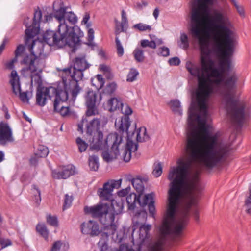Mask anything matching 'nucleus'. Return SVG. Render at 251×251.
<instances>
[{
    "mask_svg": "<svg viewBox=\"0 0 251 251\" xmlns=\"http://www.w3.org/2000/svg\"><path fill=\"white\" fill-rule=\"evenodd\" d=\"M212 2V0H195L191 16L190 33L198 41L200 56H210L209 36L205 30L208 25L211 27L213 39L221 50L222 56H231L237 44L235 35L229 28L231 23L226 15L215 12L211 19H208V6Z\"/></svg>",
    "mask_w": 251,
    "mask_h": 251,
    "instance_id": "nucleus-1",
    "label": "nucleus"
},
{
    "mask_svg": "<svg viewBox=\"0 0 251 251\" xmlns=\"http://www.w3.org/2000/svg\"><path fill=\"white\" fill-rule=\"evenodd\" d=\"M107 122V118L104 116L93 118L89 122L87 120L83 119L82 124L78 126V131L82 133L83 126L86 127L89 140L91 143V149L104 150L102 152V158L105 161L109 162L119 155V147L122 142V138L117 133H113L108 135L105 140L103 141L101 129Z\"/></svg>",
    "mask_w": 251,
    "mask_h": 251,
    "instance_id": "nucleus-2",
    "label": "nucleus"
},
{
    "mask_svg": "<svg viewBox=\"0 0 251 251\" xmlns=\"http://www.w3.org/2000/svg\"><path fill=\"white\" fill-rule=\"evenodd\" d=\"M53 16L59 23L58 31L47 30L43 34V40L50 46L55 45L60 47L66 45L74 47L79 42L81 33L78 26H72L77 22V17L67 7H60L55 10Z\"/></svg>",
    "mask_w": 251,
    "mask_h": 251,
    "instance_id": "nucleus-3",
    "label": "nucleus"
},
{
    "mask_svg": "<svg viewBox=\"0 0 251 251\" xmlns=\"http://www.w3.org/2000/svg\"><path fill=\"white\" fill-rule=\"evenodd\" d=\"M42 11L38 8L35 10L34 14L33 22L32 25L27 26L25 31V44L27 46L31 54L27 55L23 58L22 62L26 66L23 68L21 73L29 71L31 73H35V75H31V82L33 81L39 83L41 81V77L39 74L42 72L45 66L44 59L37 56L43 52V43L39 40L34 39L39 32V24L41 21Z\"/></svg>",
    "mask_w": 251,
    "mask_h": 251,
    "instance_id": "nucleus-4",
    "label": "nucleus"
},
{
    "mask_svg": "<svg viewBox=\"0 0 251 251\" xmlns=\"http://www.w3.org/2000/svg\"><path fill=\"white\" fill-rule=\"evenodd\" d=\"M89 67L90 64L87 62L85 55H82L75 59L73 66H71L63 70V72L69 77L68 78L69 81L67 82V84L74 100L81 90L78 85V82L82 79L83 76V71Z\"/></svg>",
    "mask_w": 251,
    "mask_h": 251,
    "instance_id": "nucleus-5",
    "label": "nucleus"
},
{
    "mask_svg": "<svg viewBox=\"0 0 251 251\" xmlns=\"http://www.w3.org/2000/svg\"><path fill=\"white\" fill-rule=\"evenodd\" d=\"M64 84V90H61L58 94V96L55 98L54 102V110L55 111L59 113L62 116H67L69 114L70 109L68 106L63 105L68 98V94L70 93L72 96L71 91L69 90V86L67 84V79L62 78Z\"/></svg>",
    "mask_w": 251,
    "mask_h": 251,
    "instance_id": "nucleus-6",
    "label": "nucleus"
},
{
    "mask_svg": "<svg viewBox=\"0 0 251 251\" xmlns=\"http://www.w3.org/2000/svg\"><path fill=\"white\" fill-rule=\"evenodd\" d=\"M60 90L61 89L53 87L38 88L36 96V103L41 106H44L46 104L48 99L53 97L56 98Z\"/></svg>",
    "mask_w": 251,
    "mask_h": 251,
    "instance_id": "nucleus-7",
    "label": "nucleus"
},
{
    "mask_svg": "<svg viewBox=\"0 0 251 251\" xmlns=\"http://www.w3.org/2000/svg\"><path fill=\"white\" fill-rule=\"evenodd\" d=\"M96 98L97 93L96 92L92 90H88L85 96V103L87 108L86 116L82 119L81 122L78 124V126L80 124H82V120L83 119L87 120L89 122L93 120L90 119V116L98 114V111L96 106Z\"/></svg>",
    "mask_w": 251,
    "mask_h": 251,
    "instance_id": "nucleus-8",
    "label": "nucleus"
},
{
    "mask_svg": "<svg viewBox=\"0 0 251 251\" xmlns=\"http://www.w3.org/2000/svg\"><path fill=\"white\" fill-rule=\"evenodd\" d=\"M115 215L113 212H111L110 207L106 211L102 217L101 216L100 222L104 226L103 231L104 234L103 236L107 237L108 234L116 233L117 226L114 223Z\"/></svg>",
    "mask_w": 251,
    "mask_h": 251,
    "instance_id": "nucleus-9",
    "label": "nucleus"
},
{
    "mask_svg": "<svg viewBox=\"0 0 251 251\" xmlns=\"http://www.w3.org/2000/svg\"><path fill=\"white\" fill-rule=\"evenodd\" d=\"M122 179H111L104 183L103 187L98 190L97 194L102 200H111L112 192L114 188H119L121 185Z\"/></svg>",
    "mask_w": 251,
    "mask_h": 251,
    "instance_id": "nucleus-10",
    "label": "nucleus"
},
{
    "mask_svg": "<svg viewBox=\"0 0 251 251\" xmlns=\"http://www.w3.org/2000/svg\"><path fill=\"white\" fill-rule=\"evenodd\" d=\"M14 141L12 131L7 123L0 122V145L5 146L8 143Z\"/></svg>",
    "mask_w": 251,
    "mask_h": 251,
    "instance_id": "nucleus-11",
    "label": "nucleus"
},
{
    "mask_svg": "<svg viewBox=\"0 0 251 251\" xmlns=\"http://www.w3.org/2000/svg\"><path fill=\"white\" fill-rule=\"evenodd\" d=\"M109 206V204L100 203L94 206L84 207V210L85 213L90 214L94 218H98L100 220L101 216L107 211Z\"/></svg>",
    "mask_w": 251,
    "mask_h": 251,
    "instance_id": "nucleus-12",
    "label": "nucleus"
},
{
    "mask_svg": "<svg viewBox=\"0 0 251 251\" xmlns=\"http://www.w3.org/2000/svg\"><path fill=\"white\" fill-rule=\"evenodd\" d=\"M81 231L83 234L92 236H98L100 232L99 224L93 220L83 223L81 225Z\"/></svg>",
    "mask_w": 251,
    "mask_h": 251,
    "instance_id": "nucleus-13",
    "label": "nucleus"
},
{
    "mask_svg": "<svg viewBox=\"0 0 251 251\" xmlns=\"http://www.w3.org/2000/svg\"><path fill=\"white\" fill-rule=\"evenodd\" d=\"M104 231L101 235V238L98 243V246L100 248L101 251H106L108 249L107 241L109 236H112V239L117 243H120L122 241L124 237V233L122 231H119L114 234H108L106 237L103 236Z\"/></svg>",
    "mask_w": 251,
    "mask_h": 251,
    "instance_id": "nucleus-14",
    "label": "nucleus"
},
{
    "mask_svg": "<svg viewBox=\"0 0 251 251\" xmlns=\"http://www.w3.org/2000/svg\"><path fill=\"white\" fill-rule=\"evenodd\" d=\"M128 140H127L126 147L124 150L122 154L124 160L126 162H128L130 160L131 152L136 151L138 149L137 144L134 143L133 141L130 140V139L132 138L134 133H132V134H130V133H128Z\"/></svg>",
    "mask_w": 251,
    "mask_h": 251,
    "instance_id": "nucleus-15",
    "label": "nucleus"
},
{
    "mask_svg": "<svg viewBox=\"0 0 251 251\" xmlns=\"http://www.w3.org/2000/svg\"><path fill=\"white\" fill-rule=\"evenodd\" d=\"M154 194L153 193H151L144 196L142 203L139 201L140 205H142V206L148 204L149 212L153 218H154L155 211V208L154 205Z\"/></svg>",
    "mask_w": 251,
    "mask_h": 251,
    "instance_id": "nucleus-16",
    "label": "nucleus"
},
{
    "mask_svg": "<svg viewBox=\"0 0 251 251\" xmlns=\"http://www.w3.org/2000/svg\"><path fill=\"white\" fill-rule=\"evenodd\" d=\"M136 124L134 126V131H131V133H134V134L132 138L130 139L131 141H133L135 139L138 142H143L146 141L149 139V136L147 134L146 128L145 127H140L137 130L136 128Z\"/></svg>",
    "mask_w": 251,
    "mask_h": 251,
    "instance_id": "nucleus-17",
    "label": "nucleus"
},
{
    "mask_svg": "<svg viewBox=\"0 0 251 251\" xmlns=\"http://www.w3.org/2000/svg\"><path fill=\"white\" fill-rule=\"evenodd\" d=\"M9 82L12 86L13 92L17 95L21 91V87L19 76L15 70L11 71Z\"/></svg>",
    "mask_w": 251,
    "mask_h": 251,
    "instance_id": "nucleus-18",
    "label": "nucleus"
},
{
    "mask_svg": "<svg viewBox=\"0 0 251 251\" xmlns=\"http://www.w3.org/2000/svg\"><path fill=\"white\" fill-rule=\"evenodd\" d=\"M115 126L119 129L120 131L122 132L126 131L127 134V140H128V133H131L132 131H129L130 121L129 116H123L121 118L119 122H115Z\"/></svg>",
    "mask_w": 251,
    "mask_h": 251,
    "instance_id": "nucleus-19",
    "label": "nucleus"
},
{
    "mask_svg": "<svg viewBox=\"0 0 251 251\" xmlns=\"http://www.w3.org/2000/svg\"><path fill=\"white\" fill-rule=\"evenodd\" d=\"M121 30H120L118 25H116V34L121 32H126L128 27V22L126 16V12L123 10L121 12V22L120 23Z\"/></svg>",
    "mask_w": 251,
    "mask_h": 251,
    "instance_id": "nucleus-20",
    "label": "nucleus"
},
{
    "mask_svg": "<svg viewBox=\"0 0 251 251\" xmlns=\"http://www.w3.org/2000/svg\"><path fill=\"white\" fill-rule=\"evenodd\" d=\"M111 205H109L110 211L116 215L121 214L123 210L124 205L122 200L117 201L111 200Z\"/></svg>",
    "mask_w": 251,
    "mask_h": 251,
    "instance_id": "nucleus-21",
    "label": "nucleus"
},
{
    "mask_svg": "<svg viewBox=\"0 0 251 251\" xmlns=\"http://www.w3.org/2000/svg\"><path fill=\"white\" fill-rule=\"evenodd\" d=\"M147 218V214L145 211L141 210L139 212L137 213L133 218V230H134L137 227V226L141 221L146 220Z\"/></svg>",
    "mask_w": 251,
    "mask_h": 251,
    "instance_id": "nucleus-22",
    "label": "nucleus"
},
{
    "mask_svg": "<svg viewBox=\"0 0 251 251\" xmlns=\"http://www.w3.org/2000/svg\"><path fill=\"white\" fill-rule=\"evenodd\" d=\"M121 106H123L122 102L121 100L116 98L110 99L107 102V106L110 112L117 110H119Z\"/></svg>",
    "mask_w": 251,
    "mask_h": 251,
    "instance_id": "nucleus-23",
    "label": "nucleus"
},
{
    "mask_svg": "<svg viewBox=\"0 0 251 251\" xmlns=\"http://www.w3.org/2000/svg\"><path fill=\"white\" fill-rule=\"evenodd\" d=\"M69 249V244L61 241L55 242L50 251H67Z\"/></svg>",
    "mask_w": 251,
    "mask_h": 251,
    "instance_id": "nucleus-24",
    "label": "nucleus"
},
{
    "mask_svg": "<svg viewBox=\"0 0 251 251\" xmlns=\"http://www.w3.org/2000/svg\"><path fill=\"white\" fill-rule=\"evenodd\" d=\"M36 231L46 240H48L49 231L43 223H38L36 226Z\"/></svg>",
    "mask_w": 251,
    "mask_h": 251,
    "instance_id": "nucleus-25",
    "label": "nucleus"
},
{
    "mask_svg": "<svg viewBox=\"0 0 251 251\" xmlns=\"http://www.w3.org/2000/svg\"><path fill=\"white\" fill-rule=\"evenodd\" d=\"M151 228V225L143 224L139 227V237L142 240H144L148 237L149 232Z\"/></svg>",
    "mask_w": 251,
    "mask_h": 251,
    "instance_id": "nucleus-26",
    "label": "nucleus"
},
{
    "mask_svg": "<svg viewBox=\"0 0 251 251\" xmlns=\"http://www.w3.org/2000/svg\"><path fill=\"white\" fill-rule=\"evenodd\" d=\"M131 183L133 187L139 194L143 192L144 186L141 179L139 178H133L131 180Z\"/></svg>",
    "mask_w": 251,
    "mask_h": 251,
    "instance_id": "nucleus-27",
    "label": "nucleus"
},
{
    "mask_svg": "<svg viewBox=\"0 0 251 251\" xmlns=\"http://www.w3.org/2000/svg\"><path fill=\"white\" fill-rule=\"evenodd\" d=\"M178 46L184 50H187L189 47L188 36L185 33H181L180 40L178 42Z\"/></svg>",
    "mask_w": 251,
    "mask_h": 251,
    "instance_id": "nucleus-28",
    "label": "nucleus"
},
{
    "mask_svg": "<svg viewBox=\"0 0 251 251\" xmlns=\"http://www.w3.org/2000/svg\"><path fill=\"white\" fill-rule=\"evenodd\" d=\"M89 165L91 170L97 171L99 168V158L97 156L92 155L89 157Z\"/></svg>",
    "mask_w": 251,
    "mask_h": 251,
    "instance_id": "nucleus-29",
    "label": "nucleus"
},
{
    "mask_svg": "<svg viewBox=\"0 0 251 251\" xmlns=\"http://www.w3.org/2000/svg\"><path fill=\"white\" fill-rule=\"evenodd\" d=\"M170 105L172 110L176 113L179 115L182 114V108L180 105V101L177 100H172L170 101Z\"/></svg>",
    "mask_w": 251,
    "mask_h": 251,
    "instance_id": "nucleus-30",
    "label": "nucleus"
},
{
    "mask_svg": "<svg viewBox=\"0 0 251 251\" xmlns=\"http://www.w3.org/2000/svg\"><path fill=\"white\" fill-rule=\"evenodd\" d=\"M63 179H66L75 173V167L73 166L64 167L62 169Z\"/></svg>",
    "mask_w": 251,
    "mask_h": 251,
    "instance_id": "nucleus-31",
    "label": "nucleus"
},
{
    "mask_svg": "<svg viewBox=\"0 0 251 251\" xmlns=\"http://www.w3.org/2000/svg\"><path fill=\"white\" fill-rule=\"evenodd\" d=\"M139 72L136 69L131 68L127 75L126 81L132 82L137 79Z\"/></svg>",
    "mask_w": 251,
    "mask_h": 251,
    "instance_id": "nucleus-32",
    "label": "nucleus"
},
{
    "mask_svg": "<svg viewBox=\"0 0 251 251\" xmlns=\"http://www.w3.org/2000/svg\"><path fill=\"white\" fill-rule=\"evenodd\" d=\"M48 148L44 146H39L35 153L36 157H45L49 153Z\"/></svg>",
    "mask_w": 251,
    "mask_h": 251,
    "instance_id": "nucleus-33",
    "label": "nucleus"
},
{
    "mask_svg": "<svg viewBox=\"0 0 251 251\" xmlns=\"http://www.w3.org/2000/svg\"><path fill=\"white\" fill-rule=\"evenodd\" d=\"M136 199V195L134 193H130L127 196L126 200L129 209L132 210L134 208Z\"/></svg>",
    "mask_w": 251,
    "mask_h": 251,
    "instance_id": "nucleus-34",
    "label": "nucleus"
},
{
    "mask_svg": "<svg viewBox=\"0 0 251 251\" xmlns=\"http://www.w3.org/2000/svg\"><path fill=\"white\" fill-rule=\"evenodd\" d=\"M133 55L135 59L138 62H142L144 60L143 50L140 49L136 48L133 51Z\"/></svg>",
    "mask_w": 251,
    "mask_h": 251,
    "instance_id": "nucleus-35",
    "label": "nucleus"
},
{
    "mask_svg": "<svg viewBox=\"0 0 251 251\" xmlns=\"http://www.w3.org/2000/svg\"><path fill=\"white\" fill-rule=\"evenodd\" d=\"M162 165L160 162L155 163L153 165L152 175L156 177H158L162 174Z\"/></svg>",
    "mask_w": 251,
    "mask_h": 251,
    "instance_id": "nucleus-36",
    "label": "nucleus"
},
{
    "mask_svg": "<svg viewBox=\"0 0 251 251\" xmlns=\"http://www.w3.org/2000/svg\"><path fill=\"white\" fill-rule=\"evenodd\" d=\"M141 46L143 48L149 47L154 49L156 48V43L154 41H149L144 39L141 41Z\"/></svg>",
    "mask_w": 251,
    "mask_h": 251,
    "instance_id": "nucleus-37",
    "label": "nucleus"
},
{
    "mask_svg": "<svg viewBox=\"0 0 251 251\" xmlns=\"http://www.w3.org/2000/svg\"><path fill=\"white\" fill-rule=\"evenodd\" d=\"M46 219L47 222L49 225L54 227H57L58 226V220L56 216L48 215Z\"/></svg>",
    "mask_w": 251,
    "mask_h": 251,
    "instance_id": "nucleus-38",
    "label": "nucleus"
},
{
    "mask_svg": "<svg viewBox=\"0 0 251 251\" xmlns=\"http://www.w3.org/2000/svg\"><path fill=\"white\" fill-rule=\"evenodd\" d=\"M133 28L137 29L140 31L150 30L151 29V26L142 23L134 25L133 26Z\"/></svg>",
    "mask_w": 251,
    "mask_h": 251,
    "instance_id": "nucleus-39",
    "label": "nucleus"
},
{
    "mask_svg": "<svg viewBox=\"0 0 251 251\" xmlns=\"http://www.w3.org/2000/svg\"><path fill=\"white\" fill-rule=\"evenodd\" d=\"M245 207L247 212L251 214V184L249 187V195L245 200Z\"/></svg>",
    "mask_w": 251,
    "mask_h": 251,
    "instance_id": "nucleus-40",
    "label": "nucleus"
},
{
    "mask_svg": "<svg viewBox=\"0 0 251 251\" xmlns=\"http://www.w3.org/2000/svg\"><path fill=\"white\" fill-rule=\"evenodd\" d=\"M76 142L80 152H82L86 151L88 145L85 141L82 140L81 138L78 137L76 139Z\"/></svg>",
    "mask_w": 251,
    "mask_h": 251,
    "instance_id": "nucleus-41",
    "label": "nucleus"
},
{
    "mask_svg": "<svg viewBox=\"0 0 251 251\" xmlns=\"http://www.w3.org/2000/svg\"><path fill=\"white\" fill-rule=\"evenodd\" d=\"M18 61V59L14 57L13 58L5 62L4 63V66L5 69L7 70H14V68L15 67V63Z\"/></svg>",
    "mask_w": 251,
    "mask_h": 251,
    "instance_id": "nucleus-42",
    "label": "nucleus"
},
{
    "mask_svg": "<svg viewBox=\"0 0 251 251\" xmlns=\"http://www.w3.org/2000/svg\"><path fill=\"white\" fill-rule=\"evenodd\" d=\"M32 192L35 195V200L37 204H39L41 201V192L38 188L35 185L32 186Z\"/></svg>",
    "mask_w": 251,
    "mask_h": 251,
    "instance_id": "nucleus-43",
    "label": "nucleus"
},
{
    "mask_svg": "<svg viewBox=\"0 0 251 251\" xmlns=\"http://www.w3.org/2000/svg\"><path fill=\"white\" fill-rule=\"evenodd\" d=\"M119 111H120L122 113L124 114V116H128L132 113V110L130 106L127 104L124 105L123 103V106H121Z\"/></svg>",
    "mask_w": 251,
    "mask_h": 251,
    "instance_id": "nucleus-44",
    "label": "nucleus"
},
{
    "mask_svg": "<svg viewBox=\"0 0 251 251\" xmlns=\"http://www.w3.org/2000/svg\"><path fill=\"white\" fill-rule=\"evenodd\" d=\"M73 200L72 196H69L68 194H66L65 196L64 202L63 207V210L69 208L72 204Z\"/></svg>",
    "mask_w": 251,
    "mask_h": 251,
    "instance_id": "nucleus-45",
    "label": "nucleus"
},
{
    "mask_svg": "<svg viewBox=\"0 0 251 251\" xmlns=\"http://www.w3.org/2000/svg\"><path fill=\"white\" fill-rule=\"evenodd\" d=\"M11 241L7 238H0V251L12 245Z\"/></svg>",
    "mask_w": 251,
    "mask_h": 251,
    "instance_id": "nucleus-46",
    "label": "nucleus"
},
{
    "mask_svg": "<svg viewBox=\"0 0 251 251\" xmlns=\"http://www.w3.org/2000/svg\"><path fill=\"white\" fill-rule=\"evenodd\" d=\"M162 249V243L161 241H158L152 244L149 249V251H161Z\"/></svg>",
    "mask_w": 251,
    "mask_h": 251,
    "instance_id": "nucleus-47",
    "label": "nucleus"
},
{
    "mask_svg": "<svg viewBox=\"0 0 251 251\" xmlns=\"http://www.w3.org/2000/svg\"><path fill=\"white\" fill-rule=\"evenodd\" d=\"M115 42H116V44L118 55L119 56H122L124 54V48H123L118 37H117L116 38Z\"/></svg>",
    "mask_w": 251,
    "mask_h": 251,
    "instance_id": "nucleus-48",
    "label": "nucleus"
},
{
    "mask_svg": "<svg viewBox=\"0 0 251 251\" xmlns=\"http://www.w3.org/2000/svg\"><path fill=\"white\" fill-rule=\"evenodd\" d=\"M116 88L117 84L114 82H112L106 86L105 90L107 94H111L116 90Z\"/></svg>",
    "mask_w": 251,
    "mask_h": 251,
    "instance_id": "nucleus-49",
    "label": "nucleus"
},
{
    "mask_svg": "<svg viewBox=\"0 0 251 251\" xmlns=\"http://www.w3.org/2000/svg\"><path fill=\"white\" fill-rule=\"evenodd\" d=\"M91 24L87 25V29L88 30V41L90 43L94 38V31L93 29L91 28Z\"/></svg>",
    "mask_w": 251,
    "mask_h": 251,
    "instance_id": "nucleus-50",
    "label": "nucleus"
},
{
    "mask_svg": "<svg viewBox=\"0 0 251 251\" xmlns=\"http://www.w3.org/2000/svg\"><path fill=\"white\" fill-rule=\"evenodd\" d=\"M25 50V47L23 45L20 44L19 45L15 51V58L18 59V57L21 55V54L23 53Z\"/></svg>",
    "mask_w": 251,
    "mask_h": 251,
    "instance_id": "nucleus-51",
    "label": "nucleus"
},
{
    "mask_svg": "<svg viewBox=\"0 0 251 251\" xmlns=\"http://www.w3.org/2000/svg\"><path fill=\"white\" fill-rule=\"evenodd\" d=\"M96 80L99 82V84L97 86V89L101 88L104 84V80L101 75H98L96 77Z\"/></svg>",
    "mask_w": 251,
    "mask_h": 251,
    "instance_id": "nucleus-52",
    "label": "nucleus"
},
{
    "mask_svg": "<svg viewBox=\"0 0 251 251\" xmlns=\"http://www.w3.org/2000/svg\"><path fill=\"white\" fill-rule=\"evenodd\" d=\"M168 62L171 66H177L180 63V60L177 57H174L169 59Z\"/></svg>",
    "mask_w": 251,
    "mask_h": 251,
    "instance_id": "nucleus-53",
    "label": "nucleus"
},
{
    "mask_svg": "<svg viewBox=\"0 0 251 251\" xmlns=\"http://www.w3.org/2000/svg\"><path fill=\"white\" fill-rule=\"evenodd\" d=\"M52 176L56 179H63L62 172L61 170H53L52 172Z\"/></svg>",
    "mask_w": 251,
    "mask_h": 251,
    "instance_id": "nucleus-54",
    "label": "nucleus"
},
{
    "mask_svg": "<svg viewBox=\"0 0 251 251\" xmlns=\"http://www.w3.org/2000/svg\"><path fill=\"white\" fill-rule=\"evenodd\" d=\"M130 187H127L126 189H123L118 192V195L119 197H123L126 196L130 193Z\"/></svg>",
    "mask_w": 251,
    "mask_h": 251,
    "instance_id": "nucleus-55",
    "label": "nucleus"
},
{
    "mask_svg": "<svg viewBox=\"0 0 251 251\" xmlns=\"http://www.w3.org/2000/svg\"><path fill=\"white\" fill-rule=\"evenodd\" d=\"M160 51L159 54L164 56L167 57L170 54V50L168 48L166 47H163L160 49Z\"/></svg>",
    "mask_w": 251,
    "mask_h": 251,
    "instance_id": "nucleus-56",
    "label": "nucleus"
},
{
    "mask_svg": "<svg viewBox=\"0 0 251 251\" xmlns=\"http://www.w3.org/2000/svg\"><path fill=\"white\" fill-rule=\"evenodd\" d=\"M18 94H19V97L21 100L23 102H28V98L27 96V94L26 92H23L21 93V91Z\"/></svg>",
    "mask_w": 251,
    "mask_h": 251,
    "instance_id": "nucleus-57",
    "label": "nucleus"
},
{
    "mask_svg": "<svg viewBox=\"0 0 251 251\" xmlns=\"http://www.w3.org/2000/svg\"><path fill=\"white\" fill-rule=\"evenodd\" d=\"M232 1L234 3V6L236 7V9L238 13H239V14L241 16H244L245 12L243 7L239 6L234 0H232Z\"/></svg>",
    "mask_w": 251,
    "mask_h": 251,
    "instance_id": "nucleus-58",
    "label": "nucleus"
},
{
    "mask_svg": "<svg viewBox=\"0 0 251 251\" xmlns=\"http://www.w3.org/2000/svg\"><path fill=\"white\" fill-rule=\"evenodd\" d=\"M61 7H62L61 6ZM60 8V7L58 8V9ZM56 10H58V9L53 8V13L52 14L45 15L44 17V19L43 20L44 22H48V21H50L52 19L53 17L54 18V17L53 16V14H54V11Z\"/></svg>",
    "mask_w": 251,
    "mask_h": 251,
    "instance_id": "nucleus-59",
    "label": "nucleus"
},
{
    "mask_svg": "<svg viewBox=\"0 0 251 251\" xmlns=\"http://www.w3.org/2000/svg\"><path fill=\"white\" fill-rule=\"evenodd\" d=\"M90 19V15L88 13H86L83 18L82 21V24H84L86 25V27H87V24H91L90 23H88V21Z\"/></svg>",
    "mask_w": 251,
    "mask_h": 251,
    "instance_id": "nucleus-60",
    "label": "nucleus"
},
{
    "mask_svg": "<svg viewBox=\"0 0 251 251\" xmlns=\"http://www.w3.org/2000/svg\"><path fill=\"white\" fill-rule=\"evenodd\" d=\"M5 44H6V41H5V40H4L2 42V43L1 44V45L0 46V55L2 53V52H3L4 49L5 48Z\"/></svg>",
    "mask_w": 251,
    "mask_h": 251,
    "instance_id": "nucleus-61",
    "label": "nucleus"
},
{
    "mask_svg": "<svg viewBox=\"0 0 251 251\" xmlns=\"http://www.w3.org/2000/svg\"><path fill=\"white\" fill-rule=\"evenodd\" d=\"M38 160L36 157H32L30 159V162L32 165H35L37 163Z\"/></svg>",
    "mask_w": 251,
    "mask_h": 251,
    "instance_id": "nucleus-62",
    "label": "nucleus"
},
{
    "mask_svg": "<svg viewBox=\"0 0 251 251\" xmlns=\"http://www.w3.org/2000/svg\"><path fill=\"white\" fill-rule=\"evenodd\" d=\"M153 15L156 19L158 18L159 15V10L157 8L154 10Z\"/></svg>",
    "mask_w": 251,
    "mask_h": 251,
    "instance_id": "nucleus-63",
    "label": "nucleus"
},
{
    "mask_svg": "<svg viewBox=\"0 0 251 251\" xmlns=\"http://www.w3.org/2000/svg\"><path fill=\"white\" fill-rule=\"evenodd\" d=\"M23 117L24 119L26 120L27 121L31 123V119L29 118L25 112H23Z\"/></svg>",
    "mask_w": 251,
    "mask_h": 251,
    "instance_id": "nucleus-64",
    "label": "nucleus"
}]
</instances>
